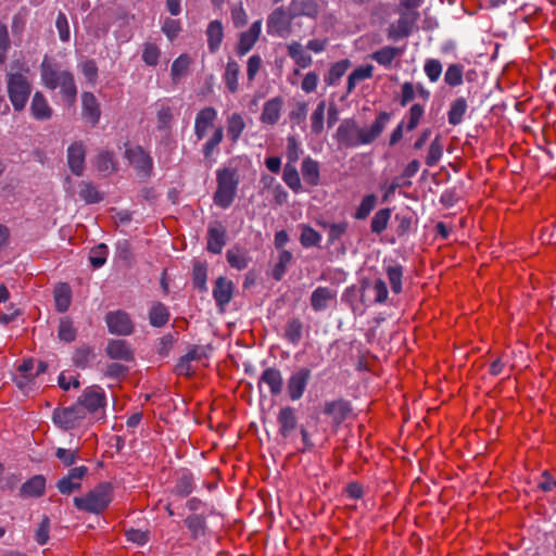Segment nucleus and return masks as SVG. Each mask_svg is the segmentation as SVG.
Returning a JSON list of instances; mask_svg holds the SVG:
<instances>
[{
    "instance_id": "nucleus-10",
    "label": "nucleus",
    "mask_w": 556,
    "mask_h": 556,
    "mask_svg": "<svg viewBox=\"0 0 556 556\" xmlns=\"http://www.w3.org/2000/svg\"><path fill=\"white\" fill-rule=\"evenodd\" d=\"M400 17L391 23L387 30L390 40H400L410 35L413 26L417 20V13L400 11Z\"/></svg>"
},
{
    "instance_id": "nucleus-61",
    "label": "nucleus",
    "mask_w": 556,
    "mask_h": 556,
    "mask_svg": "<svg viewBox=\"0 0 556 556\" xmlns=\"http://www.w3.org/2000/svg\"><path fill=\"white\" fill-rule=\"evenodd\" d=\"M424 114L425 108L421 104L415 103L410 106L406 115L408 119L406 128L408 131L414 130L418 126Z\"/></svg>"
},
{
    "instance_id": "nucleus-7",
    "label": "nucleus",
    "mask_w": 556,
    "mask_h": 556,
    "mask_svg": "<svg viewBox=\"0 0 556 556\" xmlns=\"http://www.w3.org/2000/svg\"><path fill=\"white\" fill-rule=\"evenodd\" d=\"M292 15L282 8L274 10L267 17V33L286 38L291 33Z\"/></svg>"
},
{
    "instance_id": "nucleus-31",
    "label": "nucleus",
    "mask_w": 556,
    "mask_h": 556,
    "mask_svg": "<svg viewBox=\"0 0 556 556\" xmlns=\"http://www.w3.org/2000/svg\"><path fill=\"white\" fill-rule=\"evenodd\" d=\"M384 271L389 280L391 291L394 294H400L403 291V266L395 263L389 264L384 267Z\"/></svg>"
},
{
    "instance_id": "nucleus-43",
    "label": "nucleus",
    "mask_w": 556,
    "mask_h": 556,
    "mask_svg": "<svg viewBox=\"0 0 556 556\" xmlns=\"http://www.w3.org/2000/svg\"><path fill=\"white\" fill-rule=\"evenodd\" d=\"M299 228L301 230L300 242L304 248L319 245L321 235L318 231L306 224L299 225Z\"/></svg>"
},
{
    "instance_id": "nucleus-46",
    "label": "nucleus",
    "mask_w": 556,
    "mask_h": 556,
    "mask_svg": "<svg viewBox=\"0 0 556 556\" xmlns=\"http://www.w3.org/2000/svg\"><path fill=\"white\" fill-rule=\"evenodd\" d=\"M351 62L348 59L336 62L331 65L328 76L326 77V83L328 85H336L341 77L346 73L350 68Z\"/></svg>"
},
{
    "instance_id": "nucleus-13",
    "label": "nucleus",
    "mask_w": 556,
    "mask_h": 556,
    "mask_svg": "<svg viewBox=\"0 0 556 556\" xmlns=\"http://www.w3.org/2000/svg\"><path fill=\"white\" fill-rule=\"evenodd\" d=\"M217 111L212 106L201 109L194 119V136L198 140L206 137L210 128L214 127Z\"/></svg>"
},
{
    "instance_id": "nucleus-58",
    "label": "nucleus",
    "mask_w": 556,
    "mask_h": 556,
    "mask_svg": "<svg viewBox=\"0 0 556 556\" xmlns=\"http://www.w3.org/2000/svg\"><path fill=\"white\" fill-rule=\"evenodd\" d=\"M108 247L103 243L97 245L90 251L89 261L93 268H100L106 262Z\"/></svg>"
},
{
    "instance_id": "nucleus-21",
    "label": "nucleus",
    "mask_w": 556,
    "mask_h": 556,
    "mask_svg": "<svg viewBox=\"0 0 556 556\" xmlns=\"http://www.w3.org/2000/svg\"><path fill=\"white\" fill-rule=\"evenodd\" d=\"M105 352L112 359L131 362L134 361V351L129 344L124 340H111L109 341Z\"/></svg>"
},
{
    "instance_id": "nucleus-48",
    "label": "nucleus",
    "mask_w": 556,
    "mask_h": 556,
    "mask_svg": "<svg viewBox=\"0 0 556 556\" xmlns=\"http://www.w3.org/2000/svg\"><path fill=\"white\" fill-rule=\"evenodd\" d=\"M399 54V50L394 47H383L371 54V59L380 65L386 67L390 66L393 60Z\"/></svg>"
},
{
    "instance_id": "nucleus-30",
    "label": "nucleus",
    "mask_w": 556,
    "mask_h": 556,
    "mask_svg": "<svg viewBox=\"0 0 556 556\" xmlns=\"http://www.w3.org/2000/svg\"><path fill=\"white\" fill-rule=\"evenodd\" d=\"M239 74L240 65L233 59H229L226 64L223 80L230 93H236L239 89Z\"/></svg>"
},
{
    "instance_id": "nucleus-47",
    "label": "nucleus",
    "mask_w": 556,
    "mask_h": 556,
    "mask_svg": "<svg viewBox=\"0 0 556 556\" xmlns=\"http://www.w3.org/2000/svg\"><path fill=\"white\" fill-rule=\"evenodd\" d=\"M94 358L93 349L88 345H81L76 349L73 355V363L79 368H86Z\"/></svg>"
},
{
    "instance_id": "nucleus-11",
    "label": "nucleus",
    "mask_w": 556,
    "mask_h": 556,
    "mask_svg": "<svg viewBox=\"0 0 556 556\" xmlns=\"http://www.w3.org/2000/svg\"><path fill=\"white\" fill-rule=\"evenodd\" d=\"M311 378V370L306 367L296 369L287 381L288 395L292 401L300 400Z\"/></svg>"
},
{
    "instance_id": "nucleus-28",
    "label": "nucleus",
    "mask_w": 556,
    "mask_h": 556,
    "mask_svg": "<svg viewBox=\"0 0 556 556\" xmlns=\"http://www.w3.org/2000/svg\"><path fill=\"white\" fill-rule=\"evenodd\" d=\"M301 173L304 181L312 186L316 187L320 182V167L319 163L313 160L311 156H306L301 164Z\"/></svg>"
},
{
    "instance_id": "nucleus-1",
    "label": "nucleus",
    "mask_w": 556,
    "mask_h": 556,
    "mask_svg": "<svg viewBox=\"0 0 556 556\" xmlns=\"http://www.w3.org/2000/svg\"><path fill=\"white\" fill-rule=\"evenodd\" d=\"M390 117L389 113L380 112L368 128H361L352 118L344 119L337 129L336 139L345 148L369 144L382 134Z\"/></svg>"
},
{
    "instance_id": "nucleus-3",
    "label": "nucleus",
    "mask_w": 556,
    "mask_h": 556,
    "mask_svg": "<svg viewBox=\"0 0 556 556\" xmlns=\"http://www.w3.org/2000/svg\"><path fill=\"white\" fill-rule=\"evenodd\" d=\"M113 501V486L102 482L83 496L74 497V505L78 510L89 514H101Z\"/></svg>"
},
{
    "instance_id": "nucleus-50",
    "label": "nucleus",
    "mask_w": 556,
    "mask_h": 556,
    "mask_svg": "<svg viewBox=\"0 0 556 556\" xmlns=\"http://www.w3.org/2000/svg\"><path fill=\"white\" fill-rule=\"evenodd\" d=\"M79 197L89 204L98 203L103 199L101 192L90 182H81Z\"/></svg>"
},
{
    "instance_id": "nucleus-34",
    "label": "nucleus",
    "mask_w": 556,
    "mask_h": 556,
    "mask_svg": "<svg viewBox=\"0 0 556 556\" xmlns=\"http://www.w3.org/2000/svg\"><path fill=\"white\" fill-rule=\"evenodd\" d=\"M467 109V100L464 97L453 100L447 112L448 124L453 126L459 125L464 119Z\"/></svg>"
},
{
    "instance_id": "nucleus-12",
    "label": "nucleus",
    "mask_w": 556,
    "mask_h": 556,
    "mask_svg": "<svg viewBox=\"0 0 556 556\" xmlns=\"http://www.w3.org/2000/svg\"><path fill=\"white\" fill-rule=\"evenodd\" d=\"M105 321L111 333L128 336L134 330L131 319L129 315L124 311L108 313Z\"/></svg>"
},
{
    "instance_id": "nucleus-38",
    "label": "nucleus",
    "mask_w": 556,
    "mask_h": 556,
    "mask_svg": "<svg viewBox=\"0 0 556 556\" xmlns=\"http://www.w3.org/2000/svg\"><path fill=\"white\" fill-rule=\"evenodd\" d=\"M224 129L220 126L214 128L212 136L203 144L202 153L205 160H211L212 156L217 152L218 146L223 141Z\"/></svg>"
},
{
    "instance_id": "nucleus-17",
    "label": "nucleus",
    "mask_w": 556,
    "mask_h": 556,
    "mask_svg": "<svg viewBox=\"0 0 556 556\" xmlns=\"http://www.w3.org/2000/svg\"><path fill=\"white\" fill-rule=\"evenodd\" d=\"M324 413L331 418L334 427H339L351 414V406L344 400L326 402Z\"/></svg>"
},
{
    "instance_id": "nucleus-25",
    "label": "nucleus",
    "mask_w": 556,
    "mask_h": 556,
    "mask_svg": "<svg viewBox=\"0 0 556 556\" xmlns=\"http://www.w3.org/2000/svg\"><path fill=\"white\" fill-rule=\"evenodd\" d=\"M46 479L37 475L28 479L20 489V496L23 498L40 497L45 494Z\"/></svg>"
},
{
    "instance_id": "nucleus-35",
    "label": "nucleus",
    "mask_w": 556,
    "mask_h": 556,
    "mask_svg": "<svg viewBox=\"0 0 556 556\" xmlns=\"http://www.w3.org/2000/svg\"><path fill=\"white\" fill-rule=\"evenodd\" d=\"M372 71L374 66L370 64L356 67L348 77L346 93L350 94L358 83L371 78Z\"/></svg>"
},
{
    "instance_id": "nucleus-6",
    "label": "nucleus",
    "mask_w": 556,
    "mask_h": 556,
    "mask_svg": "<svg viewBox=\"0 0 556 556\" xmlns=\"http://www.w3.org/2000/svg\"><path fill=\"white\" fill-rule=\"evenodd\" d=\"M86 418L84 407L75 403L68 407L55 408L52 414L54 425L63 430H72L79 427Z\"/></svg>"
},
{
    "instance_id": "nucleus-16",
    "label": "nucleus",
    "mask_w": 556,
    "mask_h": 556,
    "mask_svg": "<svg viewBox=\"0 0 556 556\" xmlns=\"http://www.w3.org/2000/svg\"><path fill=\"white\" fill-rule=\"evenodd\" d=\"M337 302V291L329 287H317L311 295V306L315 312L325 311Z\"/></svg>"
},
{
    "instance_id": "nucleus-60",
    "label": "nucleus",
    "mask_w": 556,
    "mask_h": 556,
    "mask_svg": "<svg viewBox=\"0 0 556 556\" xmlns=\"http://www.w3.org/2000/svg\"><path fill=\"white\" fill-rule=\"evenodd\" d=\"M442 64L437 59H427L424 65L426 76L431 83H437L442 74Z\"/></svg>"
},
{
    "instance_id": "nucleus-49",
    "label": "nucleus",
    "mask_w": 556,
    "mask_h": 556,
    "mask_svg": "<svg viewBox=\"0 0 556 556\" xmlns=\"http://www.w3.org/2000/svg\"><path fill=\"white\" fill-rule=\"evenodd\" d=\"M292 5L299 15L316 17L318 14V4L315 0H293Z\"/></svg>"
},
{
    "instance_id": "nucleus-18",
    "label": "nucleus",
    "mask_w": 556,
    "mask_h": 556,
    "mask_svg": "<svg viewBox=\"0 0 556 556\" xmlns=\"http://www.w3.org/2000/svg\"><path fill=\"white\" fill-rule=\"evenodd\" d=\"M233 293V283L225 277H219L213 288V298L220 309L231 301Z\"/></svg>"
},
{
    "instance_id": "nucleus-57",
    "label": "nucleus",
    "mask_w": 556,
    "mask_h": 556,
    "mask_svg": "<svg viewBox=\"0 0 556 556\" xmlns=\"http://www.w3.org/2000/svg\"><path fill=\"white\" fill-rule=\"evenodd\" d=\"M371 291L374 293V302L376 304H384L388 301L389 291L383 279H375L371 285Z\"/></svg>"
},
{
    "instance_id": "nucleus-27",
    "label": "nucleus",
    "mask_w": 556,
    "mask_h": 556,
    "mask_svg": "<svg viewBox=\"0 0 556 556\" xmlns=\"http://www.w3.org/2000/svg\"><path fill=\"white\" fill-rule=\"evenodd\" d=\"M83 102V116L92 125H96L100 118V105L97 98L91 92H84L81 94Z\"/></svg>"
},
{
    "instance_id": "nucleus-59",
    "label": "nucleus",
    "mask_w": 556,
    "mask_h": 556,
    "mask_svg": "<svg viewBox=\"0 0 556 556\" xmlns=\"http://www.w3.org/2000/svg\"><path fill=\"white\" fill-rule=\"evenodd\" d=\"M377 198L375 194H367L362 200L359 206L357 207L354 217L356 219H365L368 217L370 212L374 210L376 205Z\"/></svg>"
},
{
    "instance_id": "nucleus-37",
    "label": "nucleus",
    "mask_w": 556,
    "mask_h": 556,
    "mask_svg": "<svg viewBox=\"0 0 556 556\" xmlns=\"http://www.w3.org/2000/svg\"><path fill=\"white\" fill-rule=\"evenodd\" d=\"M282 180L294 193H300L303 191L301 178L295 164L285 165Z\"/></svg>"
},
{
    "instance_id": "nucleus-45",
    "label": "nucleus",
    "mask_w": 556,
    "mask_h": 556,
    "mask_svg": "<svg viewBox=\"0 0 556 556\" xmlns=\"http://www.w3.org/2000/svg\"><path fill=\"white\" fill-rule=\"evenodd\" d=\"M149 319L152 326L162 327L168 321L169 312L164 304L157 302L152 305L149 312Z\"/></svg>"
},
{
    "instance_id": "nucleus-5",
    "label": "nucleus",
    "mask_w": 556,
    "mask_h": 556,
    "mask_svg": "<svg viewBox=\"0 0 556 556\" xmlns=\"http://www.w3.org/2000/svg\"><path fill=\"white\" fill-rule=\"evenodd\" d=\"M238 184L239 179L235 169H218L214 203L222 208H228L235 200Z\"/></svg>"
},
{
    "instance_id": "nucleus-9",
    "label": "nucleus",
    "mask_w": 556,
    "mask_h": 556,
    "mask_svg": "<svg viewBox=\"0 0 556 556\" xmlns=\"http://www.w3.org/2000/svg\"><path fill=\"white\" fill-rule=\"evenodd\" d=\"M125 157L139 174L144 177L150 176L153 168V160L142 147H127L125 150Z\"/></svg>"
},
{
    "instance_id": "nucleus-2",
    "label": "nucleus",
    "mask_w": 556,
    "mask_h": 556,
    "mask_svg": "<svg viewBox=\"0 0 556 556\" xmlns=\"http://www.w3.org/2000/svg\"><path fill=\"white\" fill-rule=\"evenodd\" d=\"M40 77L46 88L50 90L59 88L63 100L70 105L74 104L77 88L70 71L63 70L54 60L45 56L40 64Z\"/></svg>"
},
{
    "instance_id": "nucleus-42",
    "label": "nucleus",
    "mask_w": 556,
    "mask_h": 556,
    "mask_svg": "<svg viewBox=\"0 0 556 556\" xmlns=\"http://www.w3.org/2000/svg\"><path fill=\"white\" fill-rule=\"evenodd\" d=\"M185 523L191 532L192 539L204 536L206 533V520L202 515H191L185 520Z\"/></svg>"
},
{
    "instance_id": "nucleus-44",
    "label": "nucleus",
    "mask_w": 556,
    "mask_h": 556,
    "mask_svg": "<svg viewBox=\"0 0 556 556\" xmlns=\"http://www.w3.org/2000/svg\"><path fill=\"white\" fill-rule=\"evenodd\" d=\"M194 490L193 477L189 472H181L175 483L173 492L181 497L188 496Z\"/></svg>"
},
{
    "instance_id": "nucleus-54",
    "label": "nucleus",
    "mask_w": 556,
    "mask_h": 556,
    "mask_svg": "<svg viewBox=\"0 0 556 556\" xmlns=\"http://www.w3.org/2000/svg\"><path fill=\"white\" fill-rule=\"evenodd\" d=\"M291 261H292L291 252H289L287 250H282L279 252L277 263L275 264L274 269H273V277L276 280H280L283 277V275L287 270V267L289 266Z\"/></svg>"
},
{
    "instance_id": "nucleus-33",
    "label": "nucleus",
    "mask_w": 556,
    "mask_h": 556,
    "mask_svg": "<svg viewBox=\"0 0 556 556\" xmlns=\"http://www.w3.org/2000/svg\"><path fill=\"white\" fill-rule=\"evenodd\" d=\"M226 257L228 264L237 270L245 269L250 262L248 251L244 248H240L238 245L230 248L227 251Z\"/></svg>"
},
{
    "instance_id": "nucleus-62",
    "label": "nucleus",
    "mask_w": 556,
    "mask_h": 556,
    "mask_svg": "<svg viewBox=\"0 0 556 556\" xmlns=\"http://www.w3.org/2000/svg\"><path fill=\"white\" fill-rule=\"evenodd\" d=\"M301 153H302V150H301L298 139L294 136H289L287 138V151H286V155L288 159L287 164H295L299 161Z\"/></svg>"
},
{
    "instance_id": "nucleus-26",
    "label": "nucleus",
    "mask_w": 556,
    "mask_h": 556,
    "mask_svg": "<svg viewBox=\"0 0 556 556\" xmlns=\"http://www.w3.org/2000/svg\"><path fill=\"white\" fill-rule=\"evenodd\" d=\"M207 48L211 53H216L224 40V27L220 21H212L205 30Z\"/></svg>"
},
{
    "instance_id": "nucleus-56",
    "label": "nucleus",
    "mask_w": 556,
    "mask_h": 556,
    "mask_svg": "<svg viewBox=\"0 0 556 556\" xmlns=\"http://www.w3.org/2000/svg\"><path fill=\"white\" fill-rule=\"evenodd\" d=\"M161 56L160 48L152 42H146L142 49V61L148 66H156Z\"/></svg>"
},
{
    "instance_id": "nucleus-52",
    "label": "nucleus",
    "mask_w": 556,
    "mask_h": 556,
    "mask_svg": "<svg viewBox=\"0 0 556 556\" xmlns=\"http://www.w3.org/2000/svg\"><path fill=\"white\" fill-rule=\"evenodd\" d=\"M391 217V210L390 208H382L379 210L371 219V231L375 233H381L383 230L387 229L389 220Z\"/></svg>"
},
{
    "instance_id": "nucleus-29",
    "label": "nucleus",
    "mask_w": 556,
    "mask_h": 556,
    "mask_svg": "<svg viewBox=\"0 0 556 556\" xmlns=\"http://www.w3.org/2000/svg\"><path fill=\"white\" fill-rule=\"evenodd\" d=\"M277 421L279 425L280 434L283 438L289 437V434L296 427V416L294 409L290 406L282 407L277 416Z\"/></svg>"
},
{
    "instance_id": "nucleus-36",
    "label": "nucleus",
    "mask_w": 556,
    "mask_h": 556,
    "mask_svg": "<svg viewBox=\"0 0 556 556\" xmlns=\"http://www.w3.org/2000/svg\"><path fill=\"white\" fill-rule=\"evenodd\" d=\"M245 128L243 117L239 113H232L227 118V136L236 143Z\"/></svg>"
},
{
    "instance_id": "nucleus-23",
    "label": "nucleus",
    "mask_w": 556,
    "mask_h": 556,
    "mask_svg": "<svg viewBox=\"0 0 556 556\" xmlns=\"http://www.w3.org/2000/svg\"><path fill=\"white\" fill-rule=\"evenodd\" d=\"M30 112L37 121H48L52 116V108L42 92L36 91L30 103Z\"/></svg>"
},
{
    "instance_id": "nucleus-22",
    "label": "nucleus",
    "mask_w": 556,
    "mask_h": 556,
    "mask_svg": "<svg viewBox=\"0 0 556 556\" xmlns=\"http://www.w3.org/2000/svg\"><path fill=\"white\" fill-rule=\"evenodd\" d=\"M262 383H265L269 388L271 395H279L283 386L281 371L275 367L266 368L260 377L258 386Z\"/></svg>"
},
{
    "instance_id": "nucleus-55",
    "label": "nucleus",
    "mask_w": 556,
    "mask_h": 556,
    "mask_svg": "<svg viewBox=\"0 0 556 556\" xmlns=\"http://www.w3.org/2000/svg\"><path fill=\"white\" fill-rule=\"evenodd\" d=\"M302 329L303 326L299 319H290L286 325L285 337L292 344H298L302 337Z\"/></svg>"
},
{
    "instance_id": "nucleus-19",
    "label": "nucleus",
    "mask_w": 556,
    "mask_h": 556,
    "mask_svg": "<svg viewBox=\"0 0 556 556\" xmlns=\"http://www.w3.org/2000/svg\"><path fill=\"white\" fill-rule=\"evenodd\" d=\"M283 100L280 97H275L265 102L260 119L263 124L275 125L281 116Z\"/></svg>"
},
{
    "instance_id": "nucleus-8",
    "label": "nucleus",
    "mask_w": 556,
    "mask_h": 556,
    "mask_svg": "<svg viewBox=\"0 0 556 556\" xmlns=\"http://www.w3.org/2000/svg\"><path fill=\"white\" fill-rule=\"evenodd\" d=\"M105 401L104 391L98 386H92L84 390L76 403L80 405V407H84V413L87 415V413L96 414L103 409Z\"/></svg>"
},
{
    "instance_id": "nucleus-41",
    "label": "nucleus",
    "mask_w": 556,
    "mask_h": 556,
    "mask_svg": "<svg viewBox=\"0 0 556 556\" xmlns=\"http://www.w3.org/2000/svg\"><path fill=\"white\" fill-rule=\"evenodd\" d=\"M464 70L465 68L463 64H450L444 73V83L452 88L463 85Z\"/></svg>"
},
{
    "instance_id": "nucleus-53",
    "label": "nucleus",
    "mask_w": 556,
    "mask_h": 556,
    "mask_svg": "<svg viewBox=\"0 0 556 556\" xmlns=\"http://www.w3.org/2000/svg\"><path fill=\"white\" fill-rule=\"evenodd\" d=\"M325 111L326 102L320 101L311 115V129L316 135H319L324 130Z\"/></svg>"
},
{
    "instance_id": "nucleus-4",
    "label": "nucleus",
    "mask_w": 556,
    "mask_h": 556,
    "mask_svg": "<svg viewBox=\"0 0 556 556\" xmlns=\"http://www.w3.org/2000/svg\"><path fill=\"white\" fill-rule=\"evenodd\" d=\"M28 73L29 68L25 67L23 72L10 71L7 74L8 94L14 110L17 112L25 108L31 92V84L27 76Z\"/></svg>"
},
{
    "instance_id": "nucleus-14",
    "label": "nucleus",
    "mask_w": 556,
    "mask_h": 556,
    "mask_svg": "<svg viewBox=\"0 0 556 556\" xmlns=\"http://www.w3.org/2000/svg\"><path fill=\"white\" fill-rule=\"evenodd\" d=\"M262 33V20H257L247 31H242L239 36V41L236 47V52L239 56L245 55L257 42Z\"/></svg>"
},
{
    "instance_id": "nucleus-64",
    "label": "nucleus",
    "mask_w": 556,
    "mask_h": 556,
    "mask_svg": "<svg viewBox=\"0 0 556 556\" xmlns=\"http://www.w3.org/2000/svg\"><path fill=\"white\" fill-rule=\"evenodd\" d=\"M323 226L328 228V240L330 243H333L346 232L349 225L346 222H341L334 224L324 223Z\"/></svg>"
},
{
    "instance_id": "nucleus-63",
    "label": "nucleus",
    "mask_w": 556,
    "mask_h": 556,
    "mask_svg": "<svg viewBox=\"0 0 556 556\" xmlns=\"http://www.w3.org/2000/svg\"><path fill=\"white\" fill-rule=\"evenodd\" d=\"M157 117V128L159 129H167L170 127L173 121V111L172 108L167 104H160L156 113Z\"/></svg>"
},
{
    "instance_id": "nucleus-24",
    "label": "nucleus",
    "mask_w": 556,
    "mask_h": 556,
    "mask_svg": "<svg viewBox=\"0 0 556 556\" xmlns=\"http://www.w3.org/2000/svg\"><path fill=\"white\" fill-rule=\"evenodd\" d=\"M85 154V148L80 142H75L68 147L67 163L71 170L77 176L84 172Z\"/></svg>"
},
{
    "instance_id": "nucleus-51",
    "label": "nucleus",
    "mask_w": 556,
    "mask_h": 556,
    "mask_svg": "<svg viewBox=\"0 0 556 556\" xmlns=\"http://www.w3.org/2000/svg\"><path fill=\"white\" fill-rule=\"evenodd\" d=\"M96 166L99 172L111 174L116 170V161L111 152L102 151L97 156Z\"/></svg>"
},
{
    "instance_id": "nucleus-20",
    "label": "nucleus",
    "mask_w": 556,
    "mask_h": 556,
    "mask_svg": "<svg viewBox=\"0 0 556 556\" xmlns=\"http://www.w3.org/2000/svg\"><path fill=\"white\" fill-rule=\"evenodd\" d=\"M225 244V228L219 223L210 225L207 229V251L213 254H219Z\"/></svg>"
},
{
    "instance_id": "nucleus-15",
    "label": "nucleus",
    "mask_w": 556,
    "mask_h": 556,
    "mask_svg": "<svg viewBox=\"0 0 556 556\" xmlns=\"http://www.w3.org/2000/svg\"><path fill=\"white\" fill-rule=\"evenodd\" d=\"M88 468L86 466L75 467L70 470L66 477H63L58 482V489L62 494H71L81 486V481L87 475Z\"/></svg>"
},
{
    "instance_id": "nucleus-39",
    "label": "nucleus",
    "mask_w": 556,
    "mask_h": 556,
    "mask_svg": "<svg viewBox=\"0 0 556 556\" xmlns=\"http://www.w3.org/2000/svg\"><path fill=\"white\" fill-rule=\"evenodd\" d=\"M72 291L67 283H59L54 289L55 307L60 313L66 312L71 305Z\"/></svg>"
},
{
    "instance_id": "nucleus-32",
    "label": "nucleus",
    "mask_w": 556,
    "mask_h": 556,
    "mask_svg": "<svg viewBox=\"0 0 556 556\" xmlns=\"http://www.w3.org/2000/svg\"><path fill=\"white\" fill-rule=\"evenodd\" d=\"M288 55L294 61V63L301 67L306 68L312 65V56L304 50L303 46L298 41H292L287 47Z\"/></svg>"
},
{
    "instance_id": "nucleus-40",
    "label": "nucleus",
    "mask_w": 556,
    "mask_h": 556,
    "mask_svg": "<svg viewBox=\"0 0 556 556\" xmlns=\"http://www.w3.org/2000/svg\"><path fill=\"white\" fill-rule=\"evenodd\" d=\"M191 64V58L184 53L180 54L172 64L170 76L174 83H178L188 73Z\"/></svg>"
}]
</instances>
